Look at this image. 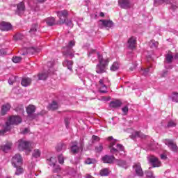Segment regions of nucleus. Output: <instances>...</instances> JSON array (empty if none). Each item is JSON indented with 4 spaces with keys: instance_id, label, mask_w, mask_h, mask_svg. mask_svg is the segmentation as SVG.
<instances>
[{
    "instance_id": "20",
    "label": "nucleus",
    "mask_w": 178,
    "mask_h": 178,
    "mask_svg": "<svg viewBox=\"0 0 178 178\" xmlns=\"http://www.w3.org/2000/svg\"><path fill=\"white\" fill-rule=\"evenodd\" d=\"M102 25L104 26L106 29H111L113 27V22L111 20L102 19L100 20Z\"/></svg>"
},
{
    "instance_id": "23",
    "label": "nucleus",
    "mask_w": 178,
    "mask_h": 178,
    "mask_svg": "<svg viewBox=\"0 0 178 178\" xmlns=\"http://www.w3.org/2000/svg\"><path fill=\"white\" fill-rule=\"evenodd\" d=\"M34 112H35V106L30 104L26 107V113H28V116H29V118L33 116Z\"/></svg>"
},
{
    "instance_id": "16",
    "label": "nucleus",
    "mask_w": 178,
    "mask_h": 178,
    "mask_svg": "<svg viewBox=\"0 0 178 178\" xmlns=\"http://www.w3.org/2000/svg\"><path fill=\"white\" fill-rule=\"evenodd\" d=\"M165 145H168L172 151L174 152H176L177 151V145H176L175 143H173V140L167 139L165 141Z\"/></svg>"
},
{
    "instance_id": "19",
    "label": "nucleus",
    "mask_w": 178,
    "mask_h": 178,
    "mask_svg": "<svg viewBox=\"0 0 178 178\" xmlns=\"http://www.w3.org/2000/svg\"><path fill=\"white\" fill-rule=\"evenodd\" d=\"M152 67H149L148 68H141L140 70V74L142 76H145V77H147V76H149V73H152Z\"/></svg>"
},
{
    "instance_id": "58",
    "label": "nucleus",
    "mask_w": 178,
    "mask_h": 178,
    "mask_svg": "<svg viewBox=\"0 0 178 178\" xmlns=\"http://www.w3.org/2000/svg\"><path fill=\"white\" fill-rule=\"evenodd\" d=\"M92 138L93 141H99V140H100L99 137H98L95 135H93L92 136Z\"/></svg>"
},
{
    "instance_id": "38",
    "label": "nucleus",
    "mask_w": 178,
    "mask_h": 178,
    "mask_svg": "<svg viewBox=\"0 0 178 178\" xmlns=\"http://www.w3.org/2000/svg\"><path fill=\"white\" fill-rule=\"evenodd\" d=\"M47 26H54L55 24V18L54 17H49L45 20Z\"/></svg>"
},
{
    "instance_id": "24",
    "label": "nucleus",
    "mask_w": 178,
    "mask_h": 178,
    "mask_svg": "<svg viewBox=\"0 0 178 178\" xmlns=\"http://www.w3.org/2000/svg\"><path fill=\"white\" fill-rule=\"evenodd\" d=\"M56 149L58 152H65L67 149V145L64 143H59L57 145Z\"/></svg>"
},
{
    "instance_id": "30",
    "label": "nucleus",
    "mask_w": 178,
    "mask_h": 178,
    "mask_svg": "<svg viewBox=\"0 0 178 178\" xmlns=\"http://www.w3.org/2000/svg\"><path fill=\"white\" fill-rule=\"evenodd\" d=\"M10 109V104H6L1 107V115H6L7 112H9Z\"/></svg>"
},
{
    "instance_id": "45",
    "label": "nucleus",
    "mask_w": 178,
    "mask_h": 178,
    "mask_svg": "<svg viewBox=\"0 0 178 178\" xmlns=\"http://www.w3.org/2000/svg\"><path fill=\"white\" fill-rule=\"evenodd\" d=\"M109 175V170L108 168H104L100 170V175L108 176Z\"/></svg>"
},
{
    "instance_id": "59",
    "label": "nucleus",
    "mask_w": 178,
    "mask_h": 178,
    "mask_svg": "<svg viewBox=\"0 0 178 178\" xmlns=\"http://www.w3.org/2000/svg\"><path fill=\"white\" fill-rule=\"evenodd\" d=\"M168 76V71L165 70L163 71V72L161 73V77H166Z\"/></svg>"
},
{
    "instance_id": "35",
    "label": "nucleus",
    "mask_w": 178,
    "mask_h": 178,
    "mask_svg": "<svg viewBox=\"0 0 178 178\" xmlns=\"http://www.w3.org/2000/svg\"><path fill=\"white\" fill-rule=\"evenodd\" d=\"M173 55H172L171 54H167L165 55V63H172V62H173Z\"/></svg>"
},
{
    "instance_id": "34",
    "label": "nucleus",
    "mask_w": 178,
    "mask_h": 178,
    "mask_svg": "<svg viewBox=\"0 0 178 178\" xmlns=\"http://www.w3.org/2000/svg\"><path fill=\"white\" fill-rule=\"evenodd\" d=\"M56 162V158L55 157H50L49 159H47V163L48 165H49V166H54Z\"/></svg>"
},
{
    "instance_id": "40",
    "label": "nucleus",
    "mask_w": 178,
    "mask_h": 178,
    "mask_svg": "<svg viewBox=\"0 0 178 178\" xmlns=\"http://www.w3.org/2000/svg\"><path fill=\"white\" fill-rule=\"evenodd\" d=\"M170 98H171L172 102H178V92H173Z\"/></svg>"
},
{
    "instance_id": "6",
    "label": "nucleus",
    "mask_w": 178,
    "mask_h": 178,
    "mask_svg": "<svg viewBox=\"0 0 178 178\" xmlns=\"http://www.w3.org/2000/svg\"><path fill=\"white\" fill-rule=\"evenodd\" d=\"M162 3H170L171 9L176 10L178 8V3L175 0H154L155 6L158 5H162Z\"/></svg>"
},
{
    "instance_id": "51",
    "label": "nucleus",
    "mask_w": 178,
    "mask_h": 178,
    "mask_svg": "<svg viewBox=\"0 0 178 178\" xmlns=\"http://www.w3.org/2000/svg\"><path fill=\"white\" fill-rule=\"evenodd\" d=\"M12 60L14 63H19L22 60V58L19 56L13 57Z\"/></svg>"
},
{
    "instance_id": "22",
    "label": "nucleus",
    "mask_w": 178,
    "mask_h": 178,
    "mask_svg": "<svg viewBox=\"0 0 178 178\" xmlns=\"http://www.w3.org/2000/svg\"><path fill=\"white\" fill-rule=\"evenodd\" d=\"M63 66L67 67L68 70L70 72L73 71V60H65V61L63 63Z\"/></svg>"
},
{
    "instance_id": "32",
    "label": "nucleus",
    "mask_w": 178,
    "mask_h": 178,
    "mask_svg": "<svg viewBox=\"0 0 178 178\" xmlns=\"http://www.w3.org/2000/svg\"><path fill=\"white\" fill-rule=\"evenodd\" d=\"M83 77H87V79H88L89 80H91V79H92V77L94 76L92 74L89 73L88 72H85L83 74H79V79H81V80L83 81Z\"/></svg>"
},
{
    "instance_id": "63",
    "label": "nucleus",
    "mask_w": 178,
    "mask_h": 178,
    "mask_svg": "<svg viewBox=\"0 0 178 178\" xmlns=\"http://www.w3.org/2000/svg\"><path fill=\"white\" fill-rule=\"evenodd\" d=\"M52 178H62V177H60V175H53Z\"/></svg>"
},
{
    "instance_id": "2",
    "label": "nucleus",
    "mask_w": 178,
    "mask_h": 178,
    "mask_svg": "<svg viewBox=\"0 0 178 178\" xmlns=\"http://www.w3.org/2000/svg\"><path fill=\"white\" fill-rule=\"evenodd\" d=\"M19 123H22V118L17 115L10 117L8 121L6 122L5 126L0 131V136H3L5 133L10 131V129H12V124H19Z\"/></svg>"
},
{
    "instance_id": "7",
    "label": "nucleus",
    "mask_w": 178,
    "mask_h": 178,
    "mask_svg": "<svg viewBox=\"0 0 178 178\" xmlns=\"http://www.w3.org/2000/svg\"><path fill=\"white\" fill-rule=\"evenodd\" d=\"M47 66L49 67L47 72H42L38 75V80H47L48 74L52 73V67H54V63L49 61L47 63Z\"/></svg>"
},
{
    "instance_id": "54",
    "label": "nucleus",
    "mask_w": 178,
    "mask_h": 178,
    "mask_svg": "<svg viewBox=\"0 0 178 178\" xmlns=\"http://www.w3.org/2000/svg\"><path fill=\"white\" fill-rule=\"evenodd\" d=\"M64 122H65V126L67 129L69 127V124H70V118H65Z\"/></svg>"
},
{
    "instance_id": "14",
    "label": "nucleus",
    "mask_w": 178,
    "mask_h": 178,
    "mask_svg": "<svg viewBox=\"0 0 178 178\" xmlns=\"http://www.w3.org/2000/svg\"><path fill=\"white\" fill-rule=\"evenodd\" d=\"M133 168L135 170V172L137 175V176H144V172H143V168H141V164H140L139 163H136L135 165H133Z\"/></svg>"
},
{
    "instance_id": "21",
    "label": "nucleus",
    "mask_w": 178,
    "mask_h": 178,
    "mask_svg": "<svg viewBox=\"0 0 178 178\" xmlns=\"http://www.w3.org/2000/svg\"><path fill=\"white\" fill-rule=\"evenodd\" d=\"M123 103L119 99H115L110 102L109 106L111 108H120Z\"/></svg>"
},
{
    "instance_id": "25",
    "label": "nucleus",
    "mask_w": 178,
    "mask_h": 178,
    "mask_svg": "<svg viewBox=\"0 0 178 178\" xmlns=\"http://www.w3.org/2000/svg\"><path fill=\"white\" fill-rule=\"evenodd\" d=\"M35 52H40L39 49L35 47H29L26 49V52L21 53V55H27V54H35Z\"/></svg>"
},
{
    "instance_id": "5",
    "label": "nucleus",
    "mask_w": 178,
    "mask_h": 178,
    "mask_svg": "<svg viewBox=\"0 0 178 178\" xmlns=\"http://www.w3.org/2000/svg\"><path fill=\"white\" fill-rule=\"evenodd\" d=\"M18 148L20 151H27L28 152H31V143L27 140L21 139L18 141Z\"/></svg>"
},
{
    "instance_id": "44",
    "label": "nucleus",
    "mask_w": 178,
    "mask_h": 178,
    "mask_svg": "<svg viewBox=\"0 0 178 178\" xmlns=\"http://www.w3.org/2000/svg\"><path fill=\"white\" fill-rule=\"evenodd\" d=\"M159 43L158 42H155V40H152L149 42V46L151 47V48H152L153 49H156V48L158 47Z\"/></svg>"
},
{
    "instance_id": "60",
    "label": "nucleus",
    "mask_w": 178,
    "mask_h": 178,
    "mask_svg": "<svg viewBox=\"0 0 178 178\" xmlns=\"http://www.w3.org/2000/svg\"><path fill=\"white\" fill-rule=\"evenodd\" d=\"M149 149H150L151 151H154V149H155V147L154 146V145L150 144L149 145Z\"/></svg>"
},
{
    "instance_id": "12",
    "label": "nucleus",
    "mask_w": 178,
    "mask_h": 178,
    "mask_svg": "<svg viewBox=\"0 0 178 178\" xmlns=\"http://www.w3.org/2000/svg\"><path fill=\"white\" fill-rule=\"evenodd\" d=\"M26 10V6H24V3L23 1L20 2L17 6V10L15 11L16 15L19 16H22L24 11Z\"/></svg>"
},
{
    "instance_id": "56",
    "label": "nucleus",
    "mask_w": 178,
    "mask_h": 178,
    "mask_svg": "<svg viewBox=\"0 0 178 178\" xmlns=\"http://www.w3.org/2000/svg\"><path fill=\"white\" fill-rule=\"evenodd\" d=\"M136 67H137V63L134 62L133 63V65L130 67L129 70H131V72H133V70H134Z\"/></svg>"
},
{
    "instance_id": "62",
    "label": "nucleus",
    "mask_w": 178,
    "mask_h": 178,
    "mask_svg": "<svg viewBox=\"0 0 178 178\" xmlns=\"http://www.w3.org/2000/svg\"><path fill=\"white\" fill-rule=\"evenodd\" d=\"M95 52V49H91V50L89 51L88 56H91V54H94Z\"/></svg>"
},
{
    "instance_id": "10",
    "label": "nucleus",
    "mask_w": 178,
    "mask_h": 178,
    "mask_svg": "<svg viewBox=\"0 0 178 178\" xmlns=\"http://www.w3.org/2000/svg\"><path fill=\"white\" fill-rule=\"evenodd\" d=\"M57 16L60 19L59 24H65L64 20H66V17L69 16V11L67 10L58 11Z\"/></svg>"
},
{
    "instance_id": "1",
    "label": "nucleus",
    "mask_w": 178,
    "mask_h": 178,
    "mask_svg": "<svg viewBox=\"0 0 178 178\" xmlns=\"http://www.w3.org/2000/svg\"><path fill=\"white\" fill-rule=\"evenodd\" d=\"M107 140L109 141L108 148L111 154L114 155H118V154L123 155L124 154V146L119 143L116 145L118 140L114 139L112 136L108 137Z\"/></svg>"
},
{
    "instance_id": "11",
    "label": "nucleus",
    "mask_w": 178,
    "mask_h": 178,
    "mask_svg": "<svg viewBox=\"0 0 178 178\" xmlns=\"http://www.w3.org/2000/svg\"><path fill=\"white\" fill-rule=\"evenodd\" d=\"M83 143H81V146H78L77 142H73L71 145V152L72 154H78L79 152L83 151Z\"/></svg>"
},
{
    "instance_id": "9",
    "label": "nucleus",
    "mask_w": 178,
    "mask_h": 178,
    "mask_svg": "<svg viewBox=\"0 0 178 178\" xmlns=\"http://www.w3.org/2000/svg\"><path fill=\"white\" fill-rule=\"evenodd\" d=\"M147 159L149 161V163L150 165H152V168H159L162 163H161V161H159V159H157L155 156H149L147 157Z\"/></svg>"
},
{
    "instance_id": "53",
    "label": "nucleus",
    "mask_w": 178,
    "mask_h": 178,
    "mask_svg": "<svg viewBox=\"0 0 178 178\" xmlns=\"http://www.w3.org/2000/svg\"><path fill=\"white\" fill-rule=\"evenodd\" d=\"M122 111L124 113V115H127L128 112H129V106H125L122 108Z\"/></svg>"
},
{
    "instance_id": "33",
    "label": "nucleus",
    "mask_w": 178,
    "mask_h": 178,
    "mask_svg": "<svg viewBox=\"0 0 178 178\" xmlns=\"http://www.w3.org/2000/svg\"><path fill=\"white\" fill-rule=\"evenodd\" d=\"M12 147V143L8 142L6 145L1 146V149L3 152H8Z\"/></svg>"
},
{
    "instance_id": "46",
    "label": "nucleus",
    "mask_w": 178,
    "mask_h": 178,
    "mask_svg": "<svg viewBox=\"0 0 178 178\" xmlns=\"http://www.w3.org/2000/svg\"><path fill=\"white\" fill-rule=\"evenodd\" d=\"M53 167V172L54 173H58V172H60V166L58 164H54V165H51Z\"/></svg>"
},
{
    "instance_id": "28",
    "label": "nucleus",
    "mask_w": 178,
    "mask_h": 178,
    "mask_svg": "<svg viewBox=\"0 0 178 178\" xmlns=\"http://www.w3.org/2000/svg\"><path fill=\"white\" fill-rule=\"evenodd\" d=\"M145 138V135L141 133V131H136L132 133L131 138Z\"/></svg>"
},
{
    "instance_id": "4",
    "label": "nucleus",
    "mask_w": 178,
    "mask_h": 178,
    "mask_svg": "<svg viewBox=\"0 0 178 178\" xmlns=\"http://www.w3.org/2000/svg\"><path fill=\"white\" fill-rule=\"evenodd\" d=\"M76 45V42L73 40L69 42L68 44L63 47V55L64 56H70V58H74V50L73 47Z\"/></svg>"
},
{
    "instance_id": "42",
    "label": "nucleus",
    "mask_w": 178,
    "mask_h": 178,
    "mask_svg": "<svg viewBox=\"0 0 178 178\" xmlns=\"http://www.w3.org/2000/svg\"><path fill=\"white\" fill-rule=\"evenodd\" d=\"M24 38V35L22 33H17L13 36V39L15 41H19V40H23Z\"/></svg>"
},
{
    "instance_id": "39",
    "label": "nucleus",
    "mask_w": 178,
    "mask_h": 178,
    "mask_svg": "<svg viewBox=\"0 0 178 178\" xmlns=\"http://www.w3.org/2000/svg\"><path fill=\"white\" fill-rule=\"evenodd\" d=\"M17 79H19L18 76H11L8 79V84H10V86H13V83L17 81Z\"/></svg>"
},
{
    "instance_id": "18",
    "label": "nucleus",
    "mask_w": 178,
    "mask_h": 178,
    "mask_svg": "<svg viewBox=\"0 0 178 178\" xmlns=\"http://www.w3.org/2000/svg\"><path fill=\"white\" fill-rule=\"evenodd\" d=\"M102 161L104 163H113V161H116V159L113 156L105 155L102 158Z\"/></svg>"
},
{
    "instance_id": "27",
    "label": "nucleus",
    "mask_w": 178,
    "mask_h": 178,
    "mask_svg": "<svg viewBox=\"0 0 178 178\" xmlns=\"http://www.w3.org/2000/svg\"><path fill=\"white\" fill-rule=\"evenodd\" d=\"M99 84H100L101 88L99 89V92H102V94H106L108 92L106 86L104 84V79H100L99 81Z\"/></svg>"
},
{
    "instance_id": "55",
    "label": "nucleus",
    "mask_w": 178,
    "mask_h": 178,
    "mask_svg": "<svg viewBox=\"0 0 178 178\" xmlns=\"http://www.w3.org/2000/svg\"><path fill=\"white\" fill-rule=\"evenodd\" d=\"M4 55H6V49H0V56H4Z\"/></svg>"
},
{
    "instance_id": "61",
    "label": "nucleus",
    "mask_w": 178,
    "mask_h": 178,
    "mask_svg": "<svg viewBox=\"0 0 178 178\" xmlns=\"http://www.w3.org/2000/svg\"><path fill=\"white\" fill-rule=\"evenodd\" d=\"M22 133L23 134H27V133H29V128H25Z\"/></svg>"
},
{
    "instance_id": "13",
    "label": "nucleus",
    "mask_w": 178,
    "mask_h": 178,
    "mask_svg": "<svg viewBox=\"0 0 178 178\" xmlns=\"http://www.w3.org/2000/svg\"><path fill=\"white\" fill-rule=\"evenodd\" d=\"M0 30H1V31H10V30H12V24L2 22L0 23Z\"/></svg>"
},
{
    "instance_id": "37",
    "label": "nucleus",
    "mask_w": 178,
    "mask_h": 178,
    "mask_svg": "<svg viewBox=\"0 0 178 178\" xmlns=\"http://www.w3.org/2000/svg\"><path fill=\"white\" fill-rule=\"evenodd\" d=\"M14 168H16L17 169L15 173L16 176H20V175L23 174V172H24V170L23 169V168H22V165Z\"/></svg>"
},
{
    "instance_id": "15",
    "label": "nucleus",
    "mask_w": 178,
    "mask_h": 178,
    "mask_svg": "<svg viewBox=\"0 0 178 178\" xmlns=\"http://www.w3.org/2000/svg\"><path fill=\"white\" fill-rule=\"evenodd\" d=\"M118 6L122 9H129L130 8V0H118Z\"/></svg>"
},
{
    "instance_id": "29",
    "label": "nucleus",
    "mask_w": 178,
    "mask_h": 178,
    "mask_svg": "<svg viewBox=\"0 0 178 178\" xmlns=\"http://www.w3.org/2000/svg\"><path fill=\"white\" fill-rule=\"evenodd\" d=\"M21 84L23 87H29V86L31 84V79L24 77L22 80Z\"/></svg>"
},
{
    "instance_id": "36",
    "label": "nucleus",
    "mask_w": 178,
    "mask_h": 178,
    "mask_svg": "<svg viewBox=\"0 0 178 178\" xmlns=\"http://www.w3.org/2000/svg\"><path fill=\"white\" fill-rule=\"evenodd\" d=\"M110 70L111 72H116V70H119V63L114 62L113 65L111 66Z\"/></svg>"
},
{
    "instance_id": "57",
    "label": "nucleus",
    "mask_w": 178,
    "mask_h": 178,
    "mask_svg": "<svg viewBox=\"0 0 178 178\" xmlns=\"http://www.w3.org/2000/svg\"><path fill=\"white\" fill-rule=\"evenodd\" d=\"M85 163H86L87 165H91V163H92V159H87L85 161Z\"/></svg>"
},
{
    "instance_id": "43",
    "label": "nucleus",
    "mask_w": 178,
    "mask_h": 178,
    "mask_svg": "<svg viewBox=\"0 0 178 178\" xmlns=\"http://www.w3.org/2000/svg\"><path fill=\"white\" fill-rule=\"evenodd\" d=\"M33 158H40L41 156V152L38 149H35L32 154Z\"/></svg>"
},
{
    "instance_id": "17",
    "label": "nucleus",
    "mask_w": 178,
    "mask_h": 178,
    "mask_svg": "<svg viewBox=\"0 0 178 178\" xmlns=\"http://www.w3.org/2000/svg\"><path fill=\"white\" fill-rule=\"evenodd\" d=\"M128 48L129 49H134L136 48V45H137V39L134 37H131L128 40Z\"/></svg>"
},
{
    "instance_id": "50",
    "label": "nucleus",
    "mask_w": 178,
    "mask_h": 178,
    "mask_svg": "<svg viewBox=\"0 0 178 178\" xmlns=\"http://www.w3.org/2000/svg\"><path fill=\"white\" fill-rule=\"evenodd\" d=\"M58 163L60 164V165H63V163H65V158H63V154H60L58 156Z\"/></svg>"
},
{
    "instance_id": "8",
    "label": "nucleus",
    "mask_w": 178,
    "mask_h": 178,
    "mask_svg": "<svg viewBox=\"0 0 178 178\" xmlns=\"http://www.w3.org/2000/svg\"><path fill=\"white\" fill-rule=\"evenodd\" d=\"M11 163L14 168L22 166L23 165V158L19 154H17L12 158Z\"/></svg>"
},
{
    "instance_id": "3",
    "label": "nucleus",
    "mask_w": 178,
    "mask_h": 178,
    "mask_svg": "<svg viewBox=\"0 0 178 178\" xmlns=\"http://www.w3.org/2000/svg\"><path fill=\"white\" fill-rule=\"evenodd\" d=\"M97 58L99 63L97 65L96 72L99 74L105 73V72H106V66L109 65V59H104V58L101 54H99V53H97Z\"/></svg>"
},
{
    "instance_id": "26",
    "label": "nucleus",
    "mask_w": 178,
    "mask_h": 178,
    "mask_svg": "<svg viewBox=\"0 0 178 178\" xmlns=\"http://www.w3.org/2000/svg\"><path fill=\"white\" fill-rule=\"evenodd\" d=\"M115 163L118 166L124 168V169L129 168V164L124 160L116 159Z\"/></svg>"
},
{
    "instance_id": "52",
    "label": "nucleus",
    "mask_w": 178,
    "mask_h": 178,
    "mask_svg": "<svg viewBox=\"0 0 178 178\" xmlns=\"http://www.w3.org/2000/svg\"><path fill=\"white\" fill-rule=\"evenodd\" d=\"M95 149L97 152H102L104 149V146H102V144H100L99 146L96 147Z\"/></svg>"
},
{
    "instance_id": "31",
    "label": "nucleus",
    "mask_w": 178,
    "mask_h": 178,
    "mask_svg": "<svg viewBox=\"0 0 178 178\" xmlns=\"http://www.w3.org/2000/svg\"><path fill=\"white\" fill-rule=\"evenodd\" d=\"M59 105L58 104V102L53 101L51 103H50L48 106V109L49 111H55L58 109Z\"/></svg>"
},
{
    "instance_id": "49",
    "label": "nucleus",
    "mask_w": 178,
    "mask_h": 178,
    "mask_svg": "<svg viewBox=\"0 0 178 178\" xmlns=\"http://www.w3.org/2000/svg\"><path fill=\"white\" fill-rule=\"evenodd\" d=\"M63 22L66 24V26H68V27H73V22H72V20L70 19H64Z\"/></svg>"
},
{
    "instance_id": "48",
    "label": "nucleus",
    "mask_w": 178,
    "mask_h": 178,
    "mask_svg": "<svg viewBox=\"0 0 178 178\" xmlns=\"http://www.w3.org/2000/svg\"><path fill=\"white\" fill-rule=\"evenodd\" d=\"M168 129L170 127H176V122L173 120H170L166 126Z\"/></svg>"
},
{
    "instance_id": "64",
    "label": "nucleus",
    "mask_w": 178,
    "mask_h": 178,
    "mask_svg": "<svg viewBox=\"0 0 178 178\" xmlns=\"http://www.w3.org/2000/svg\"><path fill=\"white\" fill-rule=\"evenodd\" d=\"M174 59L177 60L178 59V53H176L175 55L173 56Z\"/></svg>"
},
{
    "instance_id": "47",
    "label": "nucleus",
    "mask_w": 178,
    "mask_h": 178,
    "mask_svg": "<svg viewBox=\"0 0 178 178\" xmlns=\"http://www.w3.org/2000/svg\"><path fill=\"white\" fill-rule=\"evenodd\" d=\"M145 173L147 178H155V177L154 176V172H152V171L147 170Z\"/></svg>"
},
{
    "instance_id": "41",
    "label": "nucleus",
    "mask_w": 178,
    "mask_h": 178,
    "mask_svg": "<svg viewBox=\"0 0 178 178\" xmlns=\"http://www.w3.org/2000/svg\"><path fill=\"white\" fill-rule=\"evenodd\" d=\"M38 28V24H33L29 31V33L31 34H35V32L37 31Z\"/></svg>"
}]
</instances>
